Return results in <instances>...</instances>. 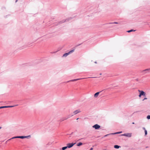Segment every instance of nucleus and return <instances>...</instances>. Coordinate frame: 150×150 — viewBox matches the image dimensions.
<instances>
[{
    "label": "nucleus",
    "mask_w": 150,
    "mask_h": 150,
    "mask_svg": "<svg viewBox=\"0 0 150 150\" xmlns=\"http://www.w3.org/2000/svg\"><path fill=\"white\" fill-rule=\"evenodd\" d=\"M138 91L140 93L139 96V97H140L142 96H146V93L144 91H140V90H138Z\"/></svg>",
    "instance_id": "1"
},
{
    "label": "nucleus",
    "mask_w": 150,
    "mask_h": 150,
    "mask_svg": "<svg viewBox=\"0 0 150 150\" xmlns=\"http://www.w3.org/2000/svg\"><path fill=\"white\" fill-rule=\"evenodd\" d=\"M74 51V50H73L70 51H69V52H68L67 53H65L64 54V55H63V57H66L68 55H69V54L73 52Z\"/></svg>",
    "instance_id": "2"
},
{
    "label": "nucleus",
    "mask_w": 150,
    "mask_h": 150,
    "mask_svg": "<svg viewBox=\"0 0 150 150\" xmlns=\"http://www.w3.org/2000/svg\"><path fill=\"white\" fill-rule=\"evenodd\" d=\"M132 133H127L121 135L125 136L128 137H131L132 136Z\"/></svg>",
    "instance_id": "3"
},
{
    "label": "nucleus",
    "mask_w": 150,
    "mask_h": 150,
    "mask_svg": "<svg viewBox=\"0 0 150 150\" xmlns=\"http://www.w3.org/2000/svg\"><path fill=\"white\" fill-rule=\"evenodd\" d=\"M92 127L93 128H95V129H98L100 128V126L98 124H96L93 126Z\"/></svg>",
    "instance_id": "4"
},
{
    "label": "nucleus",
    "mask_w": 150,
    "mask_h": 150,
    "mask_svg": "<svg viewBox=\"0 0 150 150\" xmlns=\"http://www.w3.org/2000/svg\"><path fill=\"white\" fill-rule=\"evenodd\" d=\"M26 138V137H24V136H17V137H13L12 138L10 139L9 140H11V139H14V138H16L23 139V138Z\"/></svg>",
    "instance_id": "5"
},
{
    "label": "nucleus",
    "mask_w": 150,
    "mask_h": 150,
    "mask_svg": "<svg viewBox=\"0 0 150 150\" xmlns=\"http://www.w3.org/2000/svg\"><path fill=\"white\" fill-rule=\"evenodd\" d=\"M74 144L73 143H69L67 144V145L68 148H70L72 147L74 145Z\"/></svg>",
    "instance_id": "6"
},
{
    "label": "nucleus",
    "mask_w": 150,
    "mask_h": 150,
    "mask_svg": "<svg viewBox=\"0 0 150 150\" xmlns=\"http://www.w3.org/2000/svg\"><path fill=\"white\" fill-rule=\"evenodd\" d=\"M81 112V111H80V110L79 109L78 110H76L75 111H74L73 112V113L74 115H76V114H77V113H78L79 112Z\"/></svg>",
    "instance_id": "7"
},
{
    "label": "nucleus",
    "mask_w": 150,
    "mask_h": 150,
    "mask_svg": "<svg viewBox=\"0 0 150 150\" xmlns=\"http://www.w3.org/2000/svg\"><path fill=\"white\" fill-rule=\"evenodd\" d=\"M73 79V80H70V81H68V82H71V81H77L78 80H80V79Z\"/></svg>",
    "instance_id": "8"
},
{
    "label": "nucleus",
    "mask_w": 150,
    "mask_h": 150,
    "mask_svg": "<svg viewBox=\"0 0 150 150\" xmlns=\"http://www.w3.org/2000/svg\"><path fill=\"white\" fill-rule=\"evenodd\" d=\"M99 94V92H98L96 93L95 94L94 96L95 97H97L98 96Z\"/></svg>",
    "instance_id": "9"
},
{
    "label": "nucleus",
    "mask_w": 150,
    "mask_h": 150,
    "mask_svg": "<svg viewBox=\"0 0 150 150\" xmlns=\"http://www.w3.org/2000/svg\"><path fill=\"white\" fill-rule=\"evenodd\" d=\"M150 71V68L148 69H145L144 70L142 71V72H146V71Z\"/></svg>",
    "instance_id": "10"
},
{
    "label": "nucleus",
    "mask_w": 150,
    "mask_h": 150,
    "mask_svg": "<svg viewBox=\"0 0 150 150\" xmlns=\"http://www.w3.org/2000/svg\"><path fill=\"white\" fill-rule=\"evenodd\" d=\"M120 146L117 145H115L114 146V147L116 149H118L119 148Z\"/></svg>",
    "instance_id": "11"
},
{
    "label": "nucleus",
    "mask_w": 150,
    "mask_h": 150,
    "mask_svg": "<svg viewBox=\"0 0 150 150\" xmlns=\"http://www.w3.org/2000/svg\"><path fill=\"white\" fill-rule=\"evenodd\" d=\"M15 106H4V108H12L13 107Z\"/></svg>",
    "instance_id": "12"
},
{
    "label": "nucleus",
    "mask_w": 150,
    "mask_h": 150,
    "mask_svg": "<svg viewBox=\"0 0 150 150\" xmlns=\"http://www.w3.org/2000/svg\"><path fill=\"white\" fill-rule=\"evenodd\" d=\"M67 148H68L67 146H64V147H63L62 148V150H64L67 149Z\"/></svg>",
    "instance_id": "13"
},
{
    "label": "nucleus",
    "mask_w": 150,
    "mask_h": 150,
    "mask_svg": "<svg viewBox=\"0 0 150 150\" xmlns=\"http://www.w3.org/2000/svg\"><path fill=\"white\" fill-rule=\"evenodd\" d=\"M82 144V143L81 142H79V143L77 144V146H80Z\"/></svg>",
    "instance_id": "14"
},
{
    "label": "nucleus",
    "mask_w": 150,
    "mask_h": 150,
    "mask_svg": "<svg viewBox=\"0 0 150 150\" xmlns=\"http://www.w3.org/2000/svg\"><path fill=\"white\" fill-rule=\"evenodd\" d=\"M122 133V132H116V133H112V134H120V133Z\"/></svg>",
    "instance_id": "15"
},
{
    "label": "nucleus",
    "mask_w": 150,
    "mask_h": 150,
    "mask_svg": "<svg viewBox=\"0 0 150 150\" xmlns=\"http://www.w3.org/2000/svg\"><path fill=\"white\" fill-rule=\"evenodd\" d=\"M135 30H128V31L127 32L128 33H129V32H132V31H135Z\"/></svg>",
    "instance_id": "16"
},
{
    "label": "nucleus",
    "mask_w": 150,
    "mask_h": 150,
    "mask_svg": "<svg viewBox=\"0 0 150 150\" xmlns=\"http://www.w3.org/2000/svg\"><path fill=\"white\" fill-rule=\"evenodd\" d=\"M147 118L148 119H150V115H149L147 116Z\"/></svg>",
    "instance_id": "17"
},
{
    "label": "nucleus",
    "mask_w": 150,
    "mask_h": 150,
    "mask_svg": "<svg viewBox=\"0 0 150 150\" xmlns=\"http://www.w3.org/2000/svg\"><path fill=\"white\" fill-rule=\"evenodd\" d=\"M145 135H146L147 134V131L146 130H145Z\"/></svg>",
    "instance_id": "18"
},
{
    "label": "nucleus",
    "mask_w": 150,
    "mask_h": 150,
    "mask_svg": "<svg viewBox=\"0 0 150 150\" xmlns=\"http://www.w3.org/2000/svg\"><path fill=\"white\" fill-rule=\"evenodd\" d=\"M1 107V109L4 108V106H2V107Z\"/></svg>",
    "instance_id": "19"
},
{
    "label": "nucleus",
    "mask_w": 150,
    "mask_h": 150,
    "mask_svg": "<svg viewBox=\"0 0 150 150\" xmlns=\"http://www.w3.org/2000/svg\"><path fill=\"white\" fill-rule=\"evenodd\" d=\"M147 99V98H144L143 100H146Z\"/></svg>",
    "instance_id": "20"
},
{
    "label": "nucleus",
    "mask_w": 150,
    "mask_h": 150,
    "mask_svg": "<svg viewBox=\"0 0 150 150\" xmlns=\"http://www.w3.org/2000/svg\"><path fill=\"white\" fill-rule=\"evenodd\" d=\"M109 134H108L106 135H105V136H104V137H106V136H108V135Z\"/></svg>",
    "instance_id": "21"
},
{
    "label": "nucleus",
    "mask_w": 150,
    "mask_h": 150,
    "mask_svg": "<svg viewBox=\"0 0 150 150\" xmlns=\"http://www.w3.org/2000/svg\"><path fill=\"white\" fill-rule=\"evenodd\" d=\"M93 148H91L90 149V150H93Z\"/></svg>",
    "instance_id": "22"
},
{
    "label": "nucleus",
    "mask_w": 150,
    "mask_h": 150,
    "mask_svg": "<svg viewBox=\"0 0 150 150\" xmlns=\"http://www.w3.org/2000/svg\"><path fill=\"white\" fill-rule=\"evenodd\" d=\"M114 23H115V24H118V23L117 22H114Z\"/></svg>",
    "instance_id": "23"
},
{
    "label": "nucleus",
    "mask_w": 150,
    "mask_h": 150,
    "mask_svg": "<svg viewBox=\"0 0 150 150\" xmlns=\"http://www.w3.org/2000/svg\"><path fill=\"white\" fill-rule=\"evenodd\" d=\"M143 128L144 130V131L145 130H146L144 127H143Z\"/></svg>",
    "instance_id": "24"
},
{
    "label": "nucleus",
    "mask_w": 150,
    "mask_h": 150,
    "mask_svg": "<svg viewBox=\"0 0 150 150\" xmlns=\"http://www.w3.org/2000/svg\"><path fill=\"white\" fill-rule=\"evenodd\" d=\"M18 0H16V2H17L18 1Z\"/></svg>",
    "instance_id": "25"
},
{
    "label": "nucleus",
    "mask_w": 150,
    "mask_h": 150,
    "mask_svg": "<svg viewBox=\"0 0 150 150\" xmlns=\"http://www.w3.org/2000/svg\"><path fill=\"white\" fill-rule=\"evenodd\" d=\"M132 124H134V122H132Z\"/></svg>",
    "instance_id": "26"
},
{
    "label": "nucleus",
    "mask_w": 150,
    "mask_h": 150,
    "mask_svg": "<svg viewBox=\"0 0 150 150\" xmlns=\"http://www.w3.org/2000/svg\"><path fill=\"white\" fill-rule=\"evenodd\" d=\"M79 119V118H77V119H76V120H78V119Z\"/></svg>",
    "instance_id": "27"
},
{
    "label": "nucleus",
    "mask_w": 150,
    "mask_h": 150,
    "mask_svg": "<svg viewBox=\"0 0 150 150\" xmlns=\"http://www.w3.org/2000/svg\"><path fill=\"white\" fill-rule=\"evenodd\" d=\"M1 127H0V129H1Z\"/></svg>",
    "instance_id": "28"
},
{
    "label": "nucleus",
    "mask_w": 150,
    "mask_h": 150,
    "mask_svg": "<svg viewBox=\"0 0 150 150\" xmlns=\"http://www.w3.org/2000/svg\"><path fill=\"white\" fill-rule=\"evenodd\" d=\"M67 118H66L65 119V120H67Z\"/></svg>",
    "instance_id": "29"
},
{
    "label": "nucleus",
    "mask_w": 150,
    "mask_h": 150,
    "mask_svg": "<svg viewBox=\"0 0 150 150\" xmlns=\"http://www.w3.org/2000/svg\"><path fill=\"white\" fill-rule=\"evenodd\" d=\"M0 109H1V107H0Z\"/></svg>",
    "instance_id": "30"
}]
</instances>
